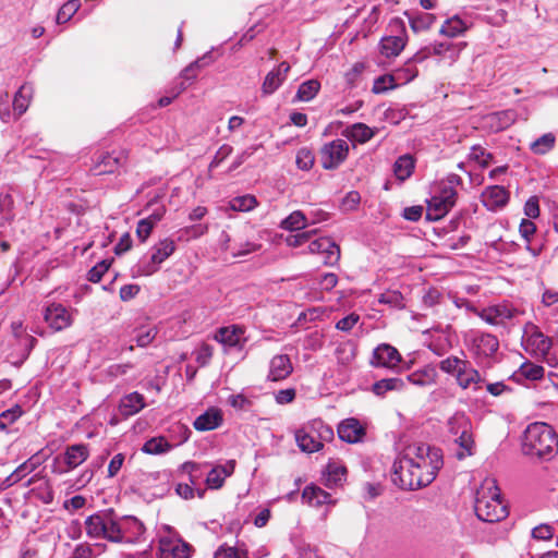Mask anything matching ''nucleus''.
Segmentation results:
<instances>
[{
    "label": "nucleus",
    "instance_id": "f257e3e1",
    "mask_svg": "<svg viewBox=\"0 0 558 558\" xmlns=\"http://www.w3.org/2000/svg\"><path fill=\"white\" fill-rule=\"evenodd\" d=\"M442 465L441 449L423 442L414 444L395 460L392 481L402 489H418L429 485Z\"/></svg>",
    "mask_w": 558,
    "mask_h": 558
},
{
    "label": "nucleus",
    "instance_id": "f03ea898",
    "mask_svg": "<svg viewBox=\"0 0 558 558\" xmlns=\"http://www.w3.org/2000/svg\"><path fill=\"white\" fill-rule=\"evenodd\" d=\"M522 449L527 456L550 460L558 452V435L545 422L531 423L524 430Z\"/></svg>",
    "mask_w": 558,
    "mask_h": 558
},
{
    "label": "nucleus",
    "instance_id": "7ed1b4c3",
    "mask_svg": "<svg viewBox=\"0 0 558 558\" xmlns=\"http://www.w3.org/2000/svg\"><path fill=\"white\" fill-rule=\"evenodd\" d=\"M475 513L485 522H498L508 515L507 506L501 500L500 490L493 478H486L476 492Z\"/></svg>",
    "mask_w": 558,
    "mask_h": 558
},
{
    "label": "nucleus",
    "instance_id": "20e7f679",
    "mask_svg": "<svg viewBox=\"0 0 558 558\" xmlns=\"http://www.w3.org/2000/svg\"><path fill=\"white\" fill-rule=\"evenodd\" d=\"M463 180L456 173H450L439 182L438 191L427 202L426 219L437 221L445 217L456 205L457 187L462 186Z\"/></svg>",
    "mask_w": 558,
    "mask_h": 558
},
{
    "label": "nucleus",
    "instance_id": "39448f33",
    "mask_svg": "<svg viewBox=\"0 0 558 558\" xmlns=\"http://www.w3.org/2000/svg\"><path fill=\"white\" fill-rule=\"evenodd\" d=\"M294 436L301 451L313 453L323 449L324 441L333 438V430L322 420H314L298 429Z\"/></svg>",
    "mask_w": 558,
    "mask_h": 558
},
{
    "label": "nucleus",
    "instance_id": "423d86ee",
    "mask_svg": "<svg viewBox=\"0 0 558 558\" xmlns=\"http://www.w3.org/2000/svg\"><path fill=\"white\" fill-rule=\"evenodd\" d=\"M86 534L89 538H102L117 543V513L112 510L98 511L88 515L84 522Z\"/></svg>",
    "mask_w": 558,
    "mask_h": 558
},
{
    "label": "nucleus",
    "instance_id": "0eeeda50",
    "mask_svg": "<svg viewBox=\"0 0 558 558\" xmlns=\"http://www.w3.org/2000/svg\"><path fill=\"white\" fill-rule=\"evenodd\" d=\"M175 251V243L171 239H163L151 247V255L148 259L144 258L135 266L140 276H151L158 271L159 266Z\"/></svg>",
    "mask_w": 558,
    "mask_h": 558
},
{
    "label": "nucleus",
    "instance_id": "6e6552de",
    "mask_svg": "<svg viewBox=\"0 0 558 558\" xmlns=\"http://www.w3.org/2000/svg\"><path fill=\"white\" fill-rule=\"evenodd\" d=\"M88 445L74 444L68 446L62 456H58L54 458L52 471L59 474L66 473L84 463L88 459Z\"/></svg>",
    "mask_w": 558,
    "mask_h": 558
},
{
    "label": "nucleus",
    "instance_id": "1a4fd4ad",
    "mask_svg": "<svg viewBox=\"0 0 558 558\" xmlns=\"http://www.w3.org/2000/svg\"><path fill=\"white\" fill-rule=\"evenodd\" d=\"M348 155V143L341 138L333 140L320 149L322 167L326 170L337 169L347 159Z\"/></svg>",
    "mask_w": 558,
    "mask_h": 558
},
{
    "label": "nucleus",
    "instance_id": "9d476101",
    "mask_svg": "<svg viewBox=\"0 0 558 558\" xmlns=\"http://www.w3.org/2000/svg\"><path fill=\"white\" fill-rule=\"evenodd\" d=\"M468 339L471 344V351L478 359H487L493 356L499 348V341L497 337L488 332L470 330L468 333Z\"/></svg>",
    "mask_w": 558,
    "mask_h": 558
},
{
    "label": "nucleus",
    "instance_id": "9b49d317",
    "mask_svg": "<svg viewBox=\"0 0 558 558\" xmlns=\"http://www.w3.org/2000/svg\"><path fill=\"white\" fill-rule=\"evenodd\" d=\"M245 327L241 325H230L220 327L214 335V340L225 347V351H242L246 344Z\"/></svg>",
    "mask_w": 558,
    "mask_h": 558
},
{
    "label": "nucleus",
    "instance_id": "f8f14e48",
    "mask_svg": "<svg viewBox=\"0 0 558 558\" xmlns=\"http://www.w3.org/2000/svg\"><path fill=\"white\" fill-rule=\"evenodd\" d=\"M117 543H135L145 533V526L142 521L132 515L119 517L117 514Z\"/></svg>",
    "mask_w": 558,
    "mask_h": 558
},
{
    "label": "nucleus",
    "instance_id": "ddd939ff",
    "mask_svg": "<svg viewBox=\"0 0 558 558\" xmlns=\"http://www.w3.org/2000/svg\"><path fill=\"white\" fill-rule=\"evenodd\" d=\"M124 160L125 158L122 153H99L93 158L89 173L96 177L114 173L123 165Z\"/></svg>",
    "mask_w": 558,
    "mask_h": 558
},
{
    "label": "nucleus",
    "instance_id": "4468645a",
    "mask_svg": "<svg viewBox=\"0 0 558 558\" xmlns=\"http://www.w3.org/2000/svg\"><path fill=\"white\" fill-rule=\"evenodd\" d=\"M44 319L54 331H61L73 323L68 308L60 303L49 304L44 312Z\"/></svg>",
    "mask_w": 558,
    "mask_h": 558
},
{
    "label": "nucleus",
    "instance_id": "2eb2a0df",
    "mask_svg": "<svg viewBox=\"0 0 558 558\" xmlns=\"http://www.w3.org/2000/svg\"><path fill=\"white\" fill-rule=\"evenodd\" d=\"M401 360V354L395 347L381 343L374 350L371 364L374 367L395 368Z\"/></svg>",
    "mask_w": 558,
    "mask_h": 558
},
{
    "label": "nucleus",
    "instance_id": "dca6fc26",
    "mask_svg": "<svg viewBox=\"0 0 558 558\" xmlns=\"http://www.w3.org/2000/svg\"><path fill=\"white\" fill-rule=\"evenodd\" d=\"M508 201L509 192L500 185L488 186L482 193V202L489 210H496L505 207Z\"/></svg>",
    "mask_w": 558,
    "mask_h": 558
},
{
    "label": "nucleus",
    "instance_id": "f3484780",
    "mask_svg": "<svg viewBox=\"0 0 558 558\" xmlns=\"http://www.w3.org/2000/svg\"><path fill=\"white\" fill-rule=\"evenodd\" d=\"M293 366L288 354L275 355L269 363L267 378L271 381H280L291 375Z\"/></svg>",
    "mask_w": 558,
    "mask_h": 558
},
{
    "label": "nucleus",
    "instance_id": "a211bd4d",
    "mask_svg": "<svg viewBox=\"0 0 558 558\" xmlns=\"http://www.w3.org/2000/svg\"><path fill=\"white\" fill-rule=\"evenodd\" d=\"M339 438L348 444H355L365 436V428L356 418H347L338 426Z\"/></svg>",
    "mask_w": 558,
    "mask_h": 558
},
{
    "label": "nucleus",
    "instance_id": "6ab92c4d",
    "mask_svg": "<svg viewBox=\"0 0 558 558\" xmlns=\"http://www.w3.org/2000/svg\"><path fill=\"white\" fill-rule=\"evenodd\" d=\"M290 71V65L288 62L282 61L276 69L270 71L262 85V92L264 95L274 94L283 83L287 77L288 72Z\"/></svg>",
    "mask_w": 558,
    "mask_h": 558
},
{
    "label": "nucleus",
    "instance_id": "aec40b11",
    "mask_svg": "<svg viewBox=\"0 0 558 558\" xmlns=\"http://www.w3.org/2000/svg\"><path fill=\"white\" fill-rule=\"evenodd\" d=\"M302 500L311 507H322L324 505H335L331 495L317 485L310 484L302 492Z\"/></svg>",
    "mask_w": 558,
    "mask_h": 558
},
{
    "label": "nucleus",
    "instance_id": "412c9836",
    "mask_svg": "<svg viewBox=\"0 0 558 558\" xmlns=\"http://www.w3.org/2000/svg\"><path fill=\"white\" fill-rule=\"evenodd\" d=\"M519 232L522 239L525 241V250L530 252L534 257L541 255L544 244L534 243L533 238L536 233V225L530 219H522L519 226Z\"/></svg>",
    "mask_w": 558,
    "mask_h": 558
},
{
    "label": "nucleus",
    "instance_id": "4be33fe9",
    "mask_svg": "<svg viewBox=\"0 0 558 558\" xmlns=\"http://www.w3.org/2000/svg\"><path fill=\"white\" fill-rule=\"evenodd\" d=\"M222 422L221 411L217 408H210L195 418L193 426L196 430L206 432L218 428Z\"/></svg>",
    "mask_w": 558,
    "mask_h": 558
},
{
    "label": "nucleus",
    "instance_id": "5701e85b",
    "mask_svg": "<svg viewBox=\"0 0 558 558\" xmlns=\"http://www.w3.org/2000/svg\"><path fill=\"white\" fill-rule=\"evenodd\" d=\"M430 45L432 57L447 58L450 64L454 63L460 56V52L466 46L465 43L453 44L450 41L433 43Z\"/></svg>",
    "mask_w": 558,
    "mask_h": 558
},
{
    "label": "nucleus",
    "instance_id": "b1692460",
    "mask_svg": "<svg viewBox=\"0 0 558 558\" xmlns=\"http://www.w3.org/2000/svg\"><path fill=\"white\" fill-rule=\"evenodd\" d=\"M159 558H190V546L179 541L161 539Z\"/></svg>",
    "mask_w": 558,
    "mask_h": 558
},
{
    "label": "nucleus",
    "instance_id": "393cba45",
    "mask_svg": "<svg viewBox=\"0 0 558 558\" xmlns=\"http://www.w3.org/2000/svg\"><path fill=\"white\" fill-rule=\"evenodd\" d=\"M44 460L45 459L40 454V452L33 454L31 458H28L25 462H23L12 472V474L7 478V482H9V485H13L20 482L27 474L35 471L44 462Z\"/></svg>",
    "mask_w": 558,
    "mask_h": 558
},
{
    "label": "nucleus",
    "instance_id": "a878e982",
    "mask_svg": "<svg viewBox=\"0 0 558 558\" xmlns=\"http://www.w3.org/2000/svg\"><path fill=\"white\" fill-rule=\"evenodd\" d=\"M453 377L462 389H468L472 384H478L482 379L478 371L475 369L468 360H464Z\"/></svg>",
    "mask_w": 558,
    "mask_h": 558
},
{
    "label": "nucleus",
    "instance_id": "bb28decb",
    "mask_svg": "<svg viewBox=\"0 0 558 558\" xmlns=\"http://www.w3.org/2000/svg\"><path fill=\"white\" fill-rule=\"evenodd\" d=\"M145 407L143 395L131 392L124 396L119 403V412L123 417H129L138 413Z\"/></svg>",
    "mask_w": 558,
    "mask_h": 558
},
{
    "label": "nucleus",
    "instance_id": "cd10ccee",
    "mask_svg": "<svg viewBox=\"0 0 558 558\" xmlns=\"http://www.w3.org/2000/svg\"><path fill=\"white\" fill-rule=\"evenodd\" d=\"M347 468L338 461H329L324 473V484L328 488L340 485L345 480Z\"/></svg>",
    "mask_w": 558,
    "mask_h": 558
},
{
    "label": "nucleus",
    "instance_id": "c85d7f7f",
    "mask_svg": "<svg viewBox=\"0 0 558 558\" xmlns=\"http://www.w3.org/2000/svg\"><path fill=\"white\" fill-rule=\"evenodd\" d=\"M407 37L404 34L387 36L380 40V52L387 58L397 57L404 49Z\"/></svg>",
    "mask_w": 558,
    "mask_h": 558
},
{
    "label": "nucleus",
    "instance_id": "c756f323",
    "mask_svg": "<svg viewBox=\"0 0 558 558\" xmlns=\"http://www.w3.org/2000/svg\"><path fill=\"white\" fill-rule=\"evenodd\" d=\"M405 387V380L401 377H391L377 380L372 386V391L384 397L388 391H400Z\"/></svg>",
    "mask_w": 558,
    "mask_h": 558
},
{
    "label": "nucleus",
    "instance_id": "7c9ffc66",
    "mask_svg": "<svg viewBox=\"0 0 558 558\" xmlns=\"http://www.w3.org/2000/svg\"><path fill=\"white\" fill-rule=\"evenodd\" d=\"M553 338L545 336L539 330L533 331L527 339V343L533 351L543 356L549 353L553 347Z\"/></svg>",
    "mask_w": 558,
    "mask_h": 558
},
{
    "label": "nucleus",
    "instance_id": "2f4dec72",
    "mask_svg": "<svg viewBox=\"0 0 558 558\" xmlns=\"http://www.w3.org/2000/svg\"><path fill=\"white\" fill-rule=\"evenodd\" d=\"M196 65L197 63H190L180 72L178 81L174 82V97H178L182 92H184L197 77L199 70L196 68Z\"/></svg>",
    "mask_w": 558,
    "mask_h": 558
},
{
    "label": "nucleus",
    "instance_id": "473e14b6",
    "mask_svg": "<svg viewBox=\"0 0 558 558\" xmlns=\"http://www.w3.org/2000/svg\"><path fill=\"white\" fill-rule=\"evenodd\" d=\"M343 136L356 141L359 143H366L375 135V132L364 123H354L343 131Z\"/></svg>",
    "mask_w": 558,
    "mask_h": 558
},
{
    "label": "nucleus",
    "instance_id": "72a5a7b5",
    "mask_svg": "<svg viewBox=\"0 0 558 558\" xmlns=\"http://www.w3.org/2000/svg\"><path fill=\"white\" fill-rule=\"evenodd\" d=\"M448 430L452 436L472 430L471 421L465 413L457 412L448 420Z\"/></svg>",
    "mask_w": 558,
    "mask_h": 558
},
{
    "label": "nucleus",
    "instance_id": "f704fd0d",
    "mask_svg": "<svg viewBox=\"0 0 558 558\" xmlns=\"http://www.w3.org/2000/svg\"><path fill=\"white\" fill-rule=\"evenodd\" d=\"M414 167L415 163L413 157L410 155H403L396 160L393 165V172L399 180L404 181L412 174Z\"/></svg>",
    "mask_w": 558,
    "mask_h": 558
},
{
    "label": "nucleus",
    "instance_id": "c9c22d12",
    "mask_svg": "<svg viewBox=\"0 0 558 558\" xmlns=\"http://www.w3.org/2000/svg\"><path fill=\"white\" fill-rule=\"evenodd\" d=\"M307 227V218L301 210L292 211L280 223V228L288 231H298Z\"/></svg>",
    "mask_w": 558,
    "mask_h": 558
},
{
    "label": "nucleus",
    "instance_id": "e433bc0d",
    "mask_svg": "<svg viewBox=\"0 0 558 558\" xmlns=\"http://www.w3.org/2000/svg\"><path fill=\"white\" fill-rule=\"evenodd\" d=\"M454 437V442L458 444L461 449L457 452V458L459 460H462L468 456H472L474 449V439L472 436V432L465 430V433L462 432V434H459Z\"/></svg>",
    "mask_w": 558,
    "mask_h": 558
},
{
    "label": "nucleus",
    "instance_id": "4c0bfd02",
    "mask_svg": "<svg viewBox=\"0 0 558 558\" xmlns=\"http://www.w3.org/2000/svg\"><path fill=\"white\" fill-rule=\"evenodd\" d=\"M202 466L203 465L199 463L186 461L180 465L178 472L182 475H186L190 485L196 486L203 476Z\"/></svg>",
    "mask_w": 558,
    "mask_h": 558
},
{
    "label": "nucleus",
    "instance_id": "58836bf2",
    "mask_svg": "<svg viewBox=\"0 0 558 558\" xmlns=\"http://www.w3.org/2000/svg\"><path fill=\"white\" fill-rule=\"evenodd\" d=\"M466 28L465 23L458 15H454L442 24L440 34L447 37H457L463 34Z\"/></svg>",
    "mask_w": 558,
    "mask_h": 558
},
{
    "label": "nucleus",
    "instance_id": "ea45409f",
    "mask_svg": "<svg viewBox=\"0 0 558 558\" xmlns=\"http://www.w3.org/2000/svg\"><path fill=\"white\" fill-rule=\"evenodd\" d=\"M556 137L553 133H546L531 143L530 149L536 155H545L555 146Z\"/></svg>",
    "mask_w": 558,
    "mask_h": 558
},
{
    "label": "nucleus",
    "instance_id": "a19ab883",
    "mask_svg": "<svg viewBox=\"0 0 558 558\" xmlns=\"http://www.w3.org/2000/svg\"><path fill=\"white\" fill-rule=\"evenodd\" d=\"M31 90L32 88L29 86L23 85L14 96L13 109L19 117L22 116L28 108Z\"/></svg>",
    "mask_w": 558,
    "mask_h": 558
},
{
    "label": "nucleus",
    "instance_id": "79ce46f5",
    "mask_svg": "<svg viewBox=\"0 0 558 558\" xmlns=\"http://www.w3.org/2000/svg\"><path fill=\"white\" fill-rule=\"evenodd\" d=\"M171 445L163 437H154L145 441L142 450L148 454H160L169 451Z\"/></svg>",
    "mask_w": 558,
    "mask_h": 558
},
{
    "label": "nucleus",
    "instance_id": "37998d69",
    "mask_svg": "<svg viewBox=\"0 0 558 558\" xmlns=\"http://www.w3.org/2000/svg\"><path fill=\"white\" fill-rule=\"evenodd\" d=\"M320 83L317 80L303 82L298 89L296 98L302 101L312 100L318 93Z\"/></svg>",
    "mask_w": 558,
    "mask_h": 558
},
{
    "label": "nucleus",
    "instance_id": "c03bdc74",
    "mask_svg": "<svg viewBox=\"0 0 558 558\" xmlns=\"http://www.w3.org/2000/svg\"><path fill=\"white\" fill-rule=\"evenodd\" d=\"M81 2L80 0H69L66 1L58 11L56 16V22L58 24H64L69 22L72 16L80 10Z\"/></svg>",
    "mask_w": 558,
    "mask_h": 558
},
{
    "label": "nucleus",
    "instance_id": "a18cd8bd",
    "mask_svg": "<svg viewBox=\"0 0 558 558\" xmlns=\"http://www.w3.org/2000/svg\"><path fill=\"white\" fill-rule=\"evenodd\" d=\"M405 384L410 383L416 386H429L434 384V371L433 369H423L414 372L404 378Z\"/></svg>",
    "mask_w": 558,
    "mask_h": 558
},
{
    "label": "nucleus",
    "instance_id": "49530a36",
    "mask_svg": "<svg viewBox=\"0 0 558 558\" xmlns=\"http://www.w3.org/2000/svg\"><path fill=\"white\" fill-rule=\"evenodd\" d=\"M257 205L256 197L253 195L236 196L230 201V207L235 211H250Z\"/></svg>",
    "mask_w": 558,
    "mask_h": 558
},
{
    "label": "nucleus",
    "instance_id": "de8ad7c7",
    "mask_svg": "<svg viewBox=\"0 0 558 558\" xmlns=\"http://www.w3.org/2000/svg\"><path fill=\"white\" fill-rule=\"evenodd\" d=\"M380 304L389 305L393 308L404 307V298L401 292L397 290H387L378 298Z\"/></svg>",
    "mask_w": 558,
    "mask_h": 558
},
{
    "label": "nucleus",
    "instance_id": "09e8293b",
    "mask_svg": "<svg viewBox=\"0 0 558 558\" xmlns=\"http://www.w3.org/2000/svg\"><path fill=\"white\" fill-rule=\"evenodd\" d=\"M469 159L476 161L482 168H486L493 161L494 156L481 145H474L469 154Z\"/></svg>",
    "mask_w": 558,
    "mask_h": 558
},
{
    "label": "nucleus",
    "instance_id": "8fccbe9b",
    "mask_svg": "<svg viewBox=\"0 0 558 558\" xmlns=\"http://www.w3.org/2000/svg\"><path fill=\"white\" fill-rule=\"evenodd\" d=\"M436 21V16L430 13H421L410 20L411 28L417 33L422 31L428 29L434 22Z\"/></svg>",
    "mask_w": 558,
    "mask_h": 558
},
{
    "label": "nucleus",
    "instance_id": "3c124183",
    "mask_svg": "<svg viewBox=\"0 0 558 558\" xmlns=\"http://www.w3.org/2000/svg\"><path fill=\"white\" fill-rule=\"evenodd\" d=\"M495 316L499 319L500 325L506 320H510L519 314V311L508 303L492 305Z\"/></svg>",
    "mask_w": 558,
    "mask_h": 558
},
{
    "label": "nucleus",
    "instance_id": "603ef678",
    "mask_svg": "<svg viewBox=\"0 0 558 558\" xmlns=\"http://www.w3.org/2000/svg\"><path fill=\"white\" fill-rule=\"evenodd\" d=\"M23 410L20 405H14L0 413V429L8 430V427L12 425L21 415Z\"/></svg>",
    "mask_w": 558,
    "mask_h": 558
},
{
    "label": "nucleus",
    "instance_id": "864d4df0",
    "mask_svg": "<svg viewBox=\"0 0 558 558\" xmlns=\"http://www.w3.org/2000/svg\"><path fill=\"white\" fill-rule=\"evenodd\" d=\"M315 162L314 154L311 149L303 147L298 150L295 163L300 170L308 171Z\"/></svg>",
    "mask_w": 558,
    "mask_h": 558
},
{
    "label": "nucleus",
    "instance_id": "5fc2aeb1",
    "mask_svg": "<svg viewBox=\"0 0 558 558\" xmlns=\"http://www.w3.org/2000/svg\"><path fill=\"white\" fill-rule=\"evenodd\" d=\"M544 367L531 362H525L520 367V374L530 380H538L544 376Z\"/></svg>",
    "mask_w": 558,
    "mask_h": 558
},
{
    "label": "nucleus",
    "instance_id": "6e6d98bb",
    "mask_svg": "<svg viewBox=\"0 0 558 558\" xmlns=\"http://www.w3.org/2000/svg\"><path fill=\"white\" fill-rule=\"evenodd\" d=\"M336 356L342 364L350 363L355 356V347L351 341L340 343L336 349Z\"/></svg>",
    "mask_w": 558,
    "mask_h": 558
},
{
    "label": "nucleus",
    "instance_id": "4d7b16f0",
    "mask_svg": "<svg viewBox=\"0 0 558 558\" xmlns=\"http://www.w3.org/2000/svg\"><path fill=\"white\" fill-rule=\"evenodd\" d=\"M111 266V262L108 259H102L97 263L94 267H92L87 272V280L90 282H99L104 275L108 271Z\"/></svg>",
    "mask_w": 558,
    "mask_h": 558
},
{
    "label": "nucleus",
    "instance_id": "13d9d810",
    "mask_svg": "<svg viewBox=\"0 0 558 558\" xmlns=\"http://www.w3.org/2000/svg\"><path fill=\"white\" fill-rule=\"evenodd\" d=\"M464 360L465 359H460L458 356L451 355L445 360H441L438 364V367L441 372L453 376L458 372V368L462 365Z\"/></svg>",
    "mask_w": 558,
    "mask_h": 558
},
{
    "label": "nucleus",
    "instance_id": "bf43d9fd",
    "mask_svg": "<svg viewBox=\"0 0 558 558\" xmlns=\"http://www.w3.org/2000/svg\"><path fill=\"white\" fill-rule=\"evenodd\" d=\"M393 75H381L374 81L372 92L374 94H381L388 89L395 88L396 84Z\"/></svg>",
    "mask_w": 558,
    "mask_h": 558
},
{
    "label": "nucleus",
    "instance_id": "052dcab7",
    "mask_svg": "<svg viewBox=\"0 0 558 558\" xmlns=\"http://www.w3.org/2000/svg\"><path fill=\"white\" fill-rule=\"evenodd\" d=\"M225 480L223 470L215 466L208 472L206 484L211 489H218L222 487Z\"/></svg>",
    "mask_w": 558,
    "mask_h": 558
},
{
    "label": "nucleus",
    "instance_id": "680f3d73",
    "mask_svg": "<svg viewBox=\"0 0 558 558\" xmlns=\"http://www.w3.org/2000/svg\"><path fill=\"white\" fill-rule=\"evenodd\" d=\"M316 229L310 231H303L301 233L291 234L287 236L286 242L291 247H298L306 242H310L311 238L316 234Z\"/></svg>",
    "mask_w": 558,
    "mask_h": 558
},
{
    "label": "nucleus",
    "instance_id": "e2e57ef3",
    "mask_svg": "<svg viewBox=\"0 0 558 558\" xmlns=\"http://www.w3.org/2000/svg\"><path fill=\"white\" fill-rule=\"evenodd\" d=\"M417 74L418 71L415 68V64L408 60L404 65L397 71L396 76L398 80H403L405 83H408L414 80Z\"/></svg>",
    "mask_w": 558,
    "mask_h": 558
},
{
    "label": "nucleus",
    "instance_id": "0e129e2a",
    "mask_svg": "<svg viewBox=\"0 0 558 558\" xmlns=\"http://www.w3.org/2000/svg\"><path fill=\"white\" fill-rule=\"evenodd\" d=\"M213 354H214V348L210 344L204 342L196 350L195 361L201 366H206L209 363V361L211 360Z\"/></svg>",
    "mask_w": 558,
    "mask_h": 558
},
{
    "label": "nucleus",
    "instance_id": "69168bd1",
    "mask_svg": "<svg viewBox=\"0 0 558 558\" xmlns=\"http://www.w3.org/2000/svg\"><path fill=\"white\" fill-rule=\"evenodd\" d=\"M233 151V147L229 144H223L219 147V149L216 151L211 162L209 163V171L213 169L219 167V165L226 160Z\"/></svg>",
    "mask_w": 558,
    "mask_h": 558
},
{
    "label": "nucleus",
    "instance_id": "338daca9",
    "mask_svg": "<svg viewBox=\"0 0 558 558\" xmlns=\"http://www.w3.org/2000/svg\"><path fill=\"white\" fill-rule=\"evenodd\" d=\"M214 558H246V554L238 550L235 547L220 546L215 553Z\"/></svg>",
    "mask_w": 558,
    "mask_h": 558
},
{
    "label": "nucleus",
    "instance_id": "774afa93",
    "mask_svg": "<svg viewBox=\"0 0 558 558\" xmlns=\"http://www.w3.org/2000/svg\"><path fill=\"white\" fill-rule=\"evenodd\" d=\"M94 547L87 543L76 545L73 550L72 558H95Z\"/></svg>",
    "mask_w": 558,
    "mask_h": 558
}]
</instances>
